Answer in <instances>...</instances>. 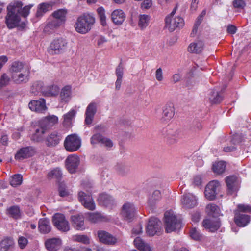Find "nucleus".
Listing matches in <instances>:
<instances>
[{
  "label": "nucleus",
  "instance_id": "nucleus-38",
  "mask_svg": "<svg viewBox=\"0 0 251 251\" xmlns=\"http://www.w3.org/2000/svg\"><path fill=\"white\" fill-rule=\"evenodd\" d=\"M51 6L48 3H42L38 5L36 16L40 18L47 11L51 9Z\"/></svg>",
  "mask_w": 251,
  "mask_h": 251
},
{
  "label": "nucleus",
  "instance_id": "nucleus-49",
  "mask_svg": "<svg viewBox=\"0 0 251 251\" xmlns=\"http://www.w3.org/2000/svg\"><path fill=\"white\" fill-rule=\"evenodd\" d=\"M88 220L92 223H97L102 220V216L99 213H88Z\"/></svg>",
  "mask_w": 251,
  "mask_h": 251
},
{
  "label": "nucleus",
  "instance_id": "nucleus-46",
  "mask_svg": "<svg viewBox=\"0 0 251 251\" xmlns=\"http://www.w3.org/2000/svg\"><path fill=\"white\" fill-rule=\"evenodd\" d=\"M161 198V195L160 192L158 190H155L150 197L149 200V203L151 205H153L159 201Z\"/></svg>",
  "mask_w": 251,
  "mask_h": 251
},
{
  "label": "nucleus",
  "instance_id": "nucleus-37",
  "mask_svg": "<svg viewBox=\"0 0 251 251\" xmlns=\"http://www.w3.org/2000/svg\"><path fill=\"white\" fill-rule=\"evenodd\" d=\"M207 98L211 104H216L220 102L223 99L221 95L214 90H211L208 94Z\"/></svg>",
  "mask_w": 251,
  "mask_h": 251
},
{
  "label": "nucleus",
  "instance_id": "nucleus-45",
  "mask_svg": "<svg viewBox=\"0 0 251 251\" xmlns=\"http://www.w3.org/2000/svg\"><path fill=\"white\" fill-rule=\"evenodd\" d=\"M7 211L8 215L14 219H17L21 217L20 210L17 206H13L9 207L7 209Z\"/></svg>",
  "mask_w": 251,
  "mask_h": 251
},
{
  "label": "nucleus",
  "instance_id": "nucleus-24",
  "mask_svg": "<svg viewBox=\"0 0 251 251\" xmlns=\"http://www.w3.org/2000/svg\"><path fill=\"white\" fill-rule=\"evenodd\" d=\"M98 236L100 241L105 244L113 245L117 242V239L111 234L104 231H99Z\"/></svg>",
  "mask_w": 251,
  "mask_h": 251
},
{
  "label": "nucleus",
  "instance_id": "nucleus-10",
  "mask_svg": "<svg viewBox=\"0 0 251 251\" xmlns=\"http://www.w3.org/2000/svg\"><path fill=\"white\" fill-rule=\"evenodd\" d=\"M28 106L31 111L38 113H44L48 109L46 104V100L43 98H40L38 100H31L28 104Z\"/></svg>",
  "mask_w": 251,
  "mask_h": 251
},
{
  "label": "nucleus",
  "instance_id": "nucleus-26",
  "mask_svg": "<svg viewBox=\"0 0 251 251\" xmlns=\"http://www.w3.org/2000/svg\"><path fill=\"white\" fill-rule=\"evenodd\" d=\"M203 226L210 232L216 231L220 226V223L218 219H205L202 222Z\"/></svg>",
  "mask_w": 251,
  "mask_h": 251
},
{
  "label": "nucleus",
  "instance_id": "nucleus-60",
  "mask_svg": "<svg viewBox=\"0 0 251 251\" xmlns=\"http://www.w3.org/2000/svg\"><path fill=\"white\" fill-rule=\"evenodd\" d=\"M152 6V0H143L141 4V7L143 9H149Z\"/></svg>",
  "mask_w": 251,
  "mask_h": 251
},
{
  "label": "nucleus",
  "instance_id": "nucleus-48",
  "mask_svg": "<svg viewBox=\"0 0 251 251\" xmlns=\"http://www.w3.org/2000/svg\"><path fill=\"white\" fill-rule=\"evenodd\" d=\"M72 239L74 241L79 242L84 244L90 243V239L88 236L85 235H75L72 236Z\"/></svg>",
  "mask_w": 251,
  "mask_h": 251
},
{
  "label": "nucleus",
  "instance_id": "nucleus-19",
  "mask_svg": "<svg viewBox=\"0 0 251 251\" xmlns=\"http://www.w3.org/2000/svg\"><path fill=\"white\" fill-rule=\"evenodd\" d=\"M126 18V13L120 9H117L112 11L111 18L113 23L117 25H121Z\"/></svg>",
  "mask_w": 251,
  "mask_h": 251
},
{
  "label": "nucleus",
  "instance_id": "nucleus-15",
  "mask_svg": "<svg viewBox=\"0 0 251 251\" xmlns=\"http://www.w3.org/2000/svg\"><path fill=\"white\" fill-rule=\"evenodd\" d=\"M67 11L64 9H59L54 11L52 15L54 19L51 22V25L56 27L62 25L66 20Z\"/></svg>",
  "mask_w": 251,
  "mask_h": 251
},
{
  "label": "nucleus",
  "instance_id": "nucleus-11",
  "mask_svg": "<svg viewBox=\"0 0 251 251\" xmlns=\"http://www.w3.org/2000/svg\"><path fill=\"white\" fill-rule=\"evenodd\" d=\"M226 182L229 194L233 195L239 190L240 181L235 176H230L226 177Z\"/></svg>",
  "mask_w": 251,
  "mask_h": 251
},
{
  "label": "nucleus",
  "instance_id": "nucleus-64",
  "mask_svg": "<svg viewBox=\"0 0 251 251\" xmlns=\"http://www.w3.org/2000/svg\"><path fill=\"white\" fill-rule=\"evenodd\" d=\"M101 144L108 148H111L113 145V142L110 139L104 137Z\"/></svg>",
  "mask_w": 251,
  "mask_h": 251
},
{
  "label": "nucleus",
  "instance_id": "nucleus-13",
  "mask_svg": "<svg viewBox=\"0 0 251 251\" xmlns=\"http://www.w3.org/2000/svg\"><path fill=\"white\" fill-rule=\"evenodd\" d=\"M160 224L161 222L157 218H150L146 227L147 233L150 236L154 235L160 229Z\"/></svg>",
  "mask_w": 251,
  "mask_h": 251
},
{
  "label": "nucleus",
  "instance_id": "nucleus-35",
  "mask_svg": "<svg viewBox=\"0 0 251 251\" xmlns=\"http://www.w3.org/2000/svg\"><path fill=\"white\" fill-rule=\"evenodd\" d=\"M27 69H29V68L24 65L22 62L15 61L12 64L10 69L11 75Z\"/></svg>",
  "mask_w": 251,
  "mask_h": 251
},
{
  "label": "nucleus",
  "instance_id": "nucleus-28",
  "mask_svg": "<svg viewBox=\"0 0 251 251\" xmlns=\"http://www.w3.org/2000/svg\"><path fill=\"white\" fill-rule=\"evenodd\" d=\"M38 229L42 233H49L51 229L49 220L47 218L40 219L38 222Z\"/></svg>",
  "mask_w": 251,
  "mask_h": 251
},
{
  "label": "nucleus",
  "instance_id": "nucleus-6",
  "mask_svg": "<svg viewBox=\"0 0 251 251\" xmlns=\"http://www.w3.org/2000/svg\"><path fill=\"white\" fill-rule=\"evenodd\" d=\"M64 145L67 151H75L81 146V139L76 134H71L66 137Z\"/></svg>",
  "mask_w": 251,
  "mask_h": 251
},
{
  "label": "nucleus",
  "instance_id": "nucleus-20",
  "mask_svg": "<svg viewBox=\"0 0 251 251\" xmlns=\"http://www.w3.org/2000/svg\"><path fill=\"white\" fill-rule=\"evenodd\" d=\"M97 111V104L95 102H91L87 107L85 112V124L89 125L93 120L95 114Z\"/></svg>",
  "mask_w": 251,
  "mask_h": 251
},
{
  "label": "nucleus",
  "instance_id": "nucleus-16",
  "mask_svg": "<svg viewBox=\"0 0 251 251\" xmlns=\"http://www.w3.org/2000/svg\"><path fill=\"white\" fill-rule=\"evenodd\" d=\"M181 203L185 208H192L197 205V199L191 193L186 194L182 197Z\"/></svg>",
  "mask_w": 251,
  "mask_h": 251
},
{
  "label": "nucleus",
  "instance_id": "nucleus-43",
  "mask_svg": "<svg viewBox=\"0 0 251 251\" xmlns=\"http://www.w3.org/2000/svg\"><path fill=\"white\" fill-rule=\"evenodd\" d=\"M150 17L148 15H140L139 16L138 26L141 29L145 28L149 25Z\"/></svg>",
  "mask_w": 251,
  "mask_h": 251
},
{
  "label": "nucleus",
  "instance_id": "nucleus-8",
  "mask_svg": "<svg viewBox=\"0 0 251 251\" xmlns=\"http://www.w3.org/2000/svg\"><path fill=\"white\" fill-rule=\"evenodd\" d=\"M220 187V183L217 180H213L209 182L205 189V197L209 200L215 199Z\"/></svg>",
  "mask_w": 251,
  "mask_h": 251
},
{
  "label": "nucleus",
  "instance_id": "nucleus-62",
  "mask_svg": "<svg viewBox=\"0 0 251 251\" xmlns=\"http://www.w3.org/2000/svg\"><path fill=\"white\" fill-rule=\"evenodd\" d=\"M155 78L158 81H162L163 80L162 70L161 68H158L155 71Z\"/></svg>",
  "mask_w": 251,
  "mask_h": 251
},
{
  "label": "nucleus",
  "instance_id": "nucleus-59",
  "mask_svg": "<svg viewBox=\"0 0 251 251\" xmlns=\"http://www.w3.org/2000/svg\"><path fill=\"white\" fill-rule=\"evenodd\" d=\"M238 209V212H251V206L245 204H238L237 206Z\"/></svg>",
  "mask_w": 251,
  "mask_h": 251
},
{
  "label": "nucleus",
  "instance_id": "nucleus-9",
  "mask_svg": "<svg viewBox=\"0 0 251 251\" xmlns=\"http://www.w3.org/2000/svg\"><path fill=\"white\" fill-rule=\"evenodd\" d=\"M136 212V210L133 203L126 202L122 206L121 214L125 220L131 221L135 216Z\"/></svg>",
  "mask_w": 251,
  "mask_h": 251
},
{
  "label": "nucleus",
  "instance_id": "nucleus-39",
  "mask_svg": "<svg viewBox=\"0 0 251 251\" xmlns=\"http://www.w3.org/2000/svg\"><path fill=\"white\" fill-rule=\"evenodd\" d=\"M135 247L140 251H151L149 245L145 243L140 237L136 238L134 240Z\"/></svg>",
  "mask_w": 251,
  "mask_h": 251
},
{
  "label": "nucleus",
  "instance_id": "nucleus-22",
  "mask_svg": "<svg viewBox=\"0 0 251 251\" xmlns=\"http://www.w3.org/2000/svg\"><path fill=\"white\" fill-rule=\"evenodd\" d=\"M45 244L49 251H57L61 246L62 241L59 238H52L47 239Z\"/></svg>",
  "mask_w": 251,
  "mask_h": 251
},
{
  "label": "nucleus",
  "instance_id": "nucleus-30",
  "mask_svg": "<svg viewBox=\"0 0 251 251\" xmlns=\"http://www.w3.org/2000/svg\"><path fill=\"white\" fill-rule=\"evenodd\" d=\"M61 139V134L56 131H53L47 137V144L48 146H55L59 143Z\"/></svg>",
  "mask_w": 251,
  "mask_h": 251
},
{
  "label": "nucleus",
  "instance_id": "nucleus-1",
  "mask_svg": "<svg viewBox=\"0 0 251 251\" xmlns=\"http://www.w3.org/2000/svg\"><path fill=\"white\" fill-rule=\"evenodd\" d=\"M23 3L21 1L11 3L7 7V13L5 17V23L9 29L17 26L21 20L20 12Z\"/></svg>",
  "mask_w": 251,
  "mask_h": 251
},
{
  "label": "nucleus",
  "instance_id": "nucleus-44",
  "mask_svg": "<svg viewBox=\"0 0 251 251\" xmlns=\"http://www.w3.org/2000/svg\"><path fill=\"white\" fill-rule=\"evenodd\" d=\"M44 83L41 81H37L33 83L31 88V92L36 95L40 92L42 93L44 89Z\"/></svg>",
  "mask_w": 251,
  "mask_h": 251
},
{
  "label": "nucleus",
  "instance_id": "nucleus-50",
  "mask_svg": "<svg viewBox=\"0 0 251 251\" xmlns=\"http://www.w3.org/2000/svg\"><path fill=\"white\" fill-rule=\"evenodd\" d=\"M76 114V111L72 109L68 113L64 115V124L65 125H69L70 124L72 120L75 117Z\"/></svg>",
  "mask_w": 251,
  "mask_h": 251
},
{
  "label": "nucleus",
  "instance_id": "nucleus-58",
  "mask_svg": "<svg viewBox=\"0 0 251 251\" xmlns=\"http://www.w3.org/2000/svg\"><path fill=\"white\" fill-rule=\"evenodd\" d=\"M18 243L21 249H24L27 245L28 240L25 237L20 236L19 237Z\"/></svg>",
  "mask_w": 251,
  "mask_h": 251
},
{
  "label": "nucleus",
  "instance_id": "nucleus-32",
  "mask_svg": "<svg viewBox=\"0 0 251 251\" xmlns=\"http://www.w3.org/2000/svg\"><path fill=\"white\" fill-rule=\"evenodd\" d=\"M99 203L105 206H110L114 204V199L110 195L106 194H101L98 198Z\"/></svg>",
  "mask_w": 251,
  "mask_h": 251
},
{
  "label": "nucleus",
  "instance_id": "nucleus-12",
  "mask_svg": "<svg viewBox=\"0 0 251 251\" xmlns=\"http://www.w3.org/2000/svg\"><path fill=\"white\" fill-rule=\"evenodd\" d=\"M78 196L79 201L85 208L90 210L95 209V204L91 195L81 191L78 193Z\"/></svg>",
  "mask_w": 251,
  "mask_h": 251
},
{
  "label": "nucleus",
  "instance_id": "nucleus-2",
  "mask_svg": "<svg viewBox=\"0 0 251 251\" xmlns=\"http://www.w3.org/2000/svg\"><path fill=\"white\" fill-rule=\"evenodd\" d=\"M164 222L165 231L170 233L181 227V220L173 211H168L164 214Z\"/></svg>",
  "mask_w": 251,
  "mask_h": 251
},
{
  "label": "nucleus",
  "instance_id": "nucleus-47",
  "mask_svg": "<svg viewBox=\"0 0 251 251\" xmlns=\"http://www.w3.org/2000/svg\"><path fill=\"white\" fill-rule=\"evenodd\" d=\"M23 181V176L20 174H16L13 176L10 179V184L13 187L20 185Z\"/></svg>",
  "mask_w": 251,
  "mask_h": 251
},
{
  "label": "nucleus",
  "instance_id": "nucleus-40",
  "mask_svg": "<svg viewBox=\"0 0 251 251\" xmlns=\"http://www.w3.org/2000/svg\"><path fill=\"white\" fill-rule=\"evenodd\" d=\"M226 164L225 162L220 161L215 162L212 166V170L214 173L220 175L225 172Z\"/></svg>",
  "mask_w": 251,
  "mask_h": 251
},
{
  "label": "nucleus",
  "instance_id": "nucleus-14",
  "mask_svg": "<svg viewBox=\"0 0 251 251\" xmlns=\"http://www.w3.org/2000/svg\"><path fill=\"white\" fill-rule=\"evenodd\" d=\"M66 167L70 173H74L79 164V158L76 155H69L66 159Z\"/></svg>",
  "mask_w": 251,
  "mask_h": 251
},
{
  "label": "nucleus",
  "instance_id": "nucleus-27",
  "mask_svg": "<svg viewBox=\"0 0 251 251\" xmlns=\"http://www.w3.org/2000/svg\"><path fill=\"white\" fill-rule=\"evenodd\" d=\"M73 226L77 230H83L85 229L84 218L81 215H76L71 216Z\"/></svg>",
  "mask_w": 251,
  "mask_h": 251
},
{
  "label": "nucleus",
  "instance_id": "nucleus-25",
  "mask_svg": "<svg viewBox=\"0 0 251 251\" xmlns=\"http://www.w3.org/2000/svg\"><path fill=\"white\" fill-rule=\"evenodd\" d=\"M58 122V117L54 115H51L44 117L39 122L48 130L57 124Z\"/></svg>",
  "mask_w": 251,
  "mask_h": 251
},
{
  "label": "nucleus",
  "instance_id": "nucleus-54",
  "mask_svg": "<svg viewBox=\"0 0 251 251\" xmlns=\"http://www.w3.org/2000/svg\"><path fill=\"white\" fill-rule=\"evenodd\" d=\"M33 6V4H29L24 6L23 8L22 7L21 10L20 12V15H21L24 18H27L30 13V9Z\"/></svg>",
  "mask_w": 251,
  "mask_h": 251
},
{
  "label": "nucleus",
  "instance_id": "nucleus-7",
  "mask_svg": "<svg viewBox=\"0 0 251 251\" xmlns=\"http://www.w3.org/2000/svg\"><path fill=\"white\" fill-rule=\"evenodd\" d=\"M52 222L54 226L61 231L66 232L70 230L69 222L62 214H55L52 218Z\"/></svg>",
  "mask_w": 251,
  "mask_h": 251
},
{
  "label": "nucleus",
  "instance_id": "nucleus-18",
  "mask_svg": "<svg viewBox=\"0 0 251 251\" xmlns=\"http://www.w3.org/2000/svg\"><path fill=\"white\" fill-rule=\"evenodd\" d=\"M175 109L172 103H167L163 109L161 121L163 123L169 122L174 116Z\"/></svg>",
  "mask_w": 251,
  "mask_h": 251
},
{
  "label": "nucleus",
  "instance_id": "nucleus-51",
  "mask_svg": "<svg viewBox=\"0 0 251 251\" xmlns=\"http://www.w3.org/2000/svg\"><path fill=\"white\" fill-rule=\"evenodd\" d=\"M61 171L58 168L50 171L48 174V176L50 178H56L59 179L62 176Z\"/></svg>",
  "mask_w": 251,
  "mask_h": 251
},
{
  "label": "nucleus",
  "instance_id": "nucleus-34",
  "mask_svg": "<svg viewBox=\"0 0 251 251\" xmlns=\"http://www.w3.org/2000/svg\"><path fill=\"white\" fill-rule=\"evenodd\" d=\"M14 245L13 239L9 237L4 238L0 241V251H10Z\"/></svg>",
  "mask_w": 251,
  "mask_h": 251
},
{
  "label": "nucleus",
  "instance_id": "nucleus-41",
  "mask_svg": "<svg viewBox=\"0 0 251 251\" xmlns=\"http://www.w3.org/2000/svg\"><path fill=\"white\" fill-rule=\"evenodd\" d=\"M205 210L208 215L212 217H217L220 213L219 208L215 204H208Z\"/></svg>",
  "mask_w": 251,
  "mask_h": 251
},
{
  "label": "nucleus",
  "instance_id": "nucleus-5",
  "mask_svg": "<svg viewBox=\"0 0 251 251\" xmlns=\"http://www.w3.org/2000/svg\"><path fill=\"white\" fill-rule=\"evenodd\" d=\"M176 10L177 7H175L165 18V27L170 32L174 31L176 28L182 27L184 24V20L181 17L178 16L174 18Z\"/></svg>",
  "mask_w": 251,
  "mask_h": 251
},
{
  "label": "nucleus",
  "instance_id": "nucleus-36",
  "mask_svg": "<svg viewBox=\"0 0 251 251\" xmlns=\"http://www.w3.org/2000/svg\"><path fill=\"white\" fill-rule=\"evenodd\" d=\"M59 90V88L54 85L44 86L42 94L45 96H55L58 94Z\"/></svg>",
  "mask_w": 251,
  "mask_h": 251
},
{
  "label": "nucleus",
  "instance_id": "nucleus-4",
  "mask_svg": "<svg viewBox=\"0 0 251 251\" xmlns=\"http://www.w3.org/2000/svg\"><path fill=\"white\" fill-rule=\"evenodd\" d=\"M68 47L67 40L58 38L52 41L48 49V53L51 55L59 54L65 52Z\"/></svg>",
  "mask_w": 251,
  "mask_h": 251
},
{
  "label": "nucleus",
  "instance_id": "nucleus-61",
  "mask_svg": "<svg viewBox=\"0 0 251 251\" xmlns=\"http://www.w3.org/2000/svg\"><path fill=\"white\" fill-rule=\"evenodd\" d=\"M190 236L192 238L195 240H198L200 239L201 235L199 232L196 228H192L190 231Z\"/></svg>",
  "mask_w": 251,
  "mask_h": 251
},
{
  "label": "nucleus",
  "instance_id": "nucleus-42",
  "mask_svg": "<svg viewBox=\"0 0 251 251\" xmlns=\"http://www.w3.org/2000/svg\"><path fill=\"white\" fill-rule=\"evenodd\" d=\"M71 88L69 86L64 87L60 93V98L62 101L68 102L71 99Z\"/></svg>",
  "mask_w": 251,
  "mask_h": 251
},
{
  "label": "nucleus",
  "instance_id": "nucleus-53",
  "mask_svg": "<svg viewBox=\"0 0 251 251\" xmlns=\"http://www.w3.org/2000/svg\"><path fill=\"white\" fill-rule=\"evenodd\" d=\"M97 11L100 20L101 25L103 26L105 25L106 23L104 9L102 7H100L97 9Z\"/></svg>",
  "mask_w": 251,
  "mask_h": 251
},
{
  "label": "nucleus",
  "instance_id": "nucleus-21",
  "mask_svg": "<svg viewBox=\"0 0 251 251\" xmlns=\"http://www.w3.org/2000/svg\"><path fill=\"white\" fill-rule=\"evenodd\" d=\"M35 153L34 149L31 147L23 148L19 150L15 155L17 160H21L33 156Z\"/></svg>",
  "mask_w": 251,
  "mask_h": 251
},
{
  "label": "nucleus",
  "instance_id": "nucleus-33",
  "mask_svg": "<svg viewBox=\"0 0 251 251\" xmlns=\"http://www.w3.org/2000/svg\"><path fill=\"white\" fill-rule=\"evenodd\" d=\"M124 73V66L120 62L118 66L116 68L115 74L117 76V80L115 82V89L116 90H119L120 89L122 78Z\"/></svg>",
  "mask_w": 251,
  "mask_h": 251
},
{
  "label": "nucleus",
  "instance_id": "nucleus-29",
  "mask_svg": "<svg viewBox=\"0 0 251 251\" xmlns=\"http://www.w3.org/2000/svg\"><path fill=\"white\" fill-rule=\"evenodd\" d=\"M203 43L201 41H195L189 45L188 51L192 53H200L203 50Z\"/></svg>",
  "mask_w": 251,
  "mask_h": 251
},
{
  "label": "nucleus",
  "instance_id": "nucleus-17",
  "mask_svg": "<svg viewBox=\"0 0 251 251\" xmlns=\"http://www.w3.org/2000/svg\"><path fill=\"white\" fill-rule=\"evenodd\" d=\"M29 69L11 75L12 80L16 84L26 83L29 79Z\"/></svg>",
  "mask_w": 251,
  "mask_h": 251
},
{
  "label": "nucleus",
  "instance_id": "nucleus-55",
  "mask_svg": "<svg viewBox=\"0 0 251 251\" xmlns=\"http://www.w3.org/2000/svg\"><path fill=\"white\" fill-rule=\"evenodd\" d=\"M232 4L235 8L243 9L246 6V3L244 0H234Z\"/></svg>",
  "mask_w": 251,
  "mask_h": 251
},
{
  "label": "nucleus",
  "instance_id": "nucleus-52",
  "mask_svg": "<svg viewBox=\"0 0 251 251\" xmlns=\"http://www.w3.org/2000/svg\"><path fill=\"white\" fill-rule=\"evenodd\" d=\"M59 195L61 197L68 196L70 194L71 191L67 189L65 185L63 183H60L58 188Z\"/></svg>",
  "mask_w": 251,
  "mask_h": 251
},
{
  "label": "nucleus",
  "instance_id": "nucleus-31",
  "mask_svg": "<svg viewBox=\"0 0 251 251\" xmlns=\"http://www.w3.org/2000/svg\"><path fill=\"white\" fill-rule=\"evenodd\" d=\"M47 131V129L41 125L39 122L38 127L36 129L35 133H33L31 137V139L35 142H39L42 140L44 134Z\"/></svg>",
  "mask_w": 251,
  "mask_h": 251
},
{
  "label": "nucleus",
  "instance_id": "nucleus-23",
  "mask_svg": "<svg viewBox=\"0 0 251 251\" xmlns=\"http://www.w3.org/2000/svg\"><path fill=\"white\" fill-rule=\"evenodd\" d=\"M234 221L238 226L244 227L249 224L250 218L248 215L235 211Z\"/></svg>",
  "mask_w": 251,
  "mask_h": 251
},
{
  "label": "nucleus",
  "instance_id": "nucleus-56",
  "mask_svg": "<svg viewBox=\"0 0 251 251\" xmlns=\"http://www.w3.org/2000/svg\"><path fill=\"white\" fill-rule=\"evenodd\" d=\"M9 80H10L9 77L6 74H3L1 76V77L0 79V87H3L6 86L9 83Z\"/></svg>",
  "mask_w": 251,
  "mask_h": 251
},
{
  "label": "nucleus",
  "instance_id": "nucleus-57",
  "mask_svg": "<svg viewBox=\"0 0 251 251\" xmlns=\"http://www.w3.org/2000/svg\"><path fill=\"white\" fill-rule=\"evenodd\" d=\"M104 137L100 134H96L91 137V143L92 144L98 143H101Z\"/></svg>",
  "mask_w": 251,
  "mask_h": 251
},
{
  "label": "nucleus",
  "instance_id": "nucleus-3",
  "mask_svg": "<svg viewBox=\"0 0 251 251\" xmlns=\"http://www.w3.org/2000/svg\"><path fill=\"white\" fill-rule=\"evenodd\" d=\"M95 18L89 14H84L79 16L75 25V30L80 34L88 32L95 23Z\"/></svg>",
  "mask_w": 251,
  "mask_h": 251
},
{
  "label": "nucleus",
  "instance_id": "nucleus-63",
  "mask_svg": "<svg viewBox=\"0 0 251 251\" xmlns=\"http://www.w3.org/2000/svg\"><path fill=\"white\" fill-rule=\"evenodd\" d=\"M202 182L201 177V176H196L193 177V183L195 186H199Z\"/></svg>",
  "mask_w": 251,
  "mask_h": 251
}]
</instances>
